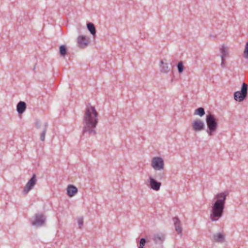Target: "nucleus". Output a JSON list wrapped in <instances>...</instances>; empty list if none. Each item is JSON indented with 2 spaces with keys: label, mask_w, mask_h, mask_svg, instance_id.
<instances>
[{
  "label": "nucleus",
  "mask_w": 248,
  "mask_h": 248,
  "mask_svg": "<svg viewBox=\"0 0 248 248\" xmlns=\"http://www.w3.org/2000/svg\"><path fill=\"white\" fill-rule=\"evenodd\" d=\"M228 195L229 192L225 191L215 195L210 214V218L212 221H217L223 216L226 198Z\"/></svg>",
  "instance_id": "nucleus-1"
},
{
  "label": "nucleus",
  "mask_w": 248,
  "mask_h": 248,
  "mask_svg": "<svg viewBox=\"0 0 248 248\" xmlns=\"http://www.w3.org/2000/svg\"><path fill=\"white\" fill-rule=\"evenodd\" d=\"M98 113L96 109H86L83 117V135H95Z\"/></svg>",
  "instance_id": "nucleus-2"
},
{
  "label": "nucleus",
  "mask_w": 248,
  "mask_h": 248,
  "mask_svg": "<svg viewBox=\"0 0 248 248\" xmlns=\"http://www.w3.org/2000/svg\"><path fill=\"white\" fill-rule=\"evenodd\" d=\"M206 122L207 125V133L209 136H212L217 127V123L216 119L213 115L211 113L206 115Z\"/></svg>",
  "instance_id": "nucleus-3"
},
{
  "label": "nucleus",
  "mask_w": 248,
  "mask_h": 248,
  "mask_svg": "<svg viewBox=\"0 0 248 248\" xmlns=\"http://www.w3.org/2000/svg\"><path fill=\"white\" fill-rule=\"evenodd\" d=\"M35 126L37 129L39 131L40 140L42 141L45 140V136L48 127V123L46 122H42L39 120H36L35 122Z\"/></svg>",
  "instance_id": "nucleus-4"
},
{
  "label": "nucleus",
  "mask_w": 248,
  "mask_h": 248,
  "mask_svg": "<svg viewBox=\"0 0 248 248\" xmlns=\"http://www.w3.org/2000/svg\"><path fill=\"white\" fill-rule=\"evenodd\" d=\"M248 85L243 82L242 83L241 90L236 91L234 93V99L238 102L243 101L247 96L248 87Z\"/></svg>",
  "instance_id": "nucleus-5"
},
{
  "label": "nucleus",
  "mask_w": 248,
  "mask_h": 248,
  "mask_svg": "<svg viewBox=\"0 0 248 248\" xmlns=\"http://www.w3.org/2000/svg\"><path fill=\"white\" fill-rule=\"evenodd\" d=\"M46 216L42 213H37L34 216V219L31 221V225L40 227L45 224L46 221Z\"/></svg>",
  "instance_id": "nucleus-6"
},
{
  "label": "nucleus",
  "mask_w": 248,
  "mask_h": 248,
  "mask_svg": "<svg viewBox=\"0 0 248 248\" xmlns=\"http://www.w3.org/2000/svg\"><path fill=\"white\" fill-rule=\"evenodd\" d=\"M151 166L155 170H161L164 168L163 159L159 156L154 157L151 161Z\"/></svg>",
  "instance_id": "nucleus-7"
},
{
  "label": "nucleus",
  "mask_w": 248,
  "mask_h": 248,
  "mask_svg": "<svg viewBox=\"0 0 248 248\" xmlns=\"http://www.w3.org/2000/svg\"><path fill=\"white\" fill-rule=\"evenodd\" d=\"M36 176L35 174L32 175L31 178L27 182L23 188V194L27 195L31 190L36 184Z\"/></svg>",
  "instance_id": "nucleus-8"
},
{
  "label": "nucleus",
  "mask_w": 248,
  "mask_h": 248,
  "mask_svg": "<svg viewBox=\"0 0 248 248\" xmlns=\"http://www.w3.org/2000/svg\"><path fill=\"white\" fill-rule=\"evenodd\" d=\"M77 42L79 47L85 48L89 44L90 39L86 36L80 35L78 38Z\"/></svg>",
  "instance_id": "nucleus-9"
},
{
  "label": "nucleus",
  "mask_w": 248,
  "mask_h": 248,
  "mask_svg": "<svg viewBox=\"0 0 248 248\" xmlns=\"http://www.w3.org/2000/svg\"><path fill=\"white\" fill-rule=\"evenodd\" d=\"M149 181L150 183V187L155 190L158 191L160 189L161 186V183L157 181L155 179L152 177H149Z\"/></svg>",
  "instance_id": "nucleus-10"
},
{
  "label": "nucleus",
  "mask_w": 248,
  "mask_h": 248,
  "mask_svg": "<svg viewBox=\"0 0 248 248\" xmlns=\"http://www.w3.org/2000/svg\"><path fill=\"white\" fill-rule=\"evenodd\" d=\"M204 124L201 120L198 119L193 123L192 127L195 131H201L204 129Z\"/></svg>",
  "instance_id": "nucleus-11"
},
{
  "label": "nucleus",
  "mask_w": 248,
  "mask_h": 248,
  "mask_svg": "<svg viewBox=\"0 0 248 248\" xmlns=\"http://www.w3.org/2000/svg\"><path fill=\"white\" fill-rule=\"evenodd\" d=\"M159 67L160 72L164 74L168 73L171 69L169 63L164 62L163 60L160 62Z\"/></svg>",
  "instance_id": "nucleus-12"
},
{
  "label": "nucleus",
  "mask_w": 248,
  "mask_h": 248,
  "mask_svg": "<svg viewBox=\"0 0 248 248\" xmlns=\"http://www.w3.org/2000/svg\"><path fill=\"white\" fill-rule=\"evenodd\" d=\"M212 241L217 243H223L225 240V236L221 232H218L213 234Z\"/></svg>",
  "instance_id": "nucleus-13"
},
{
  "label": "nucleus",
  "mask_w": 248,
  "mask_h": 248,
  "mask_svg": "<svg viewBox=\"0 0 248 248\" xmlns=\"http://www.w3.org/2000/svg\"><path fill=\"white\" fill-rule=\"evenodd\" d=\"M165 238L164 234L162 233H156L154 235L153 239L156 244H161Z\"/></svg>",
  "instance_id": "nucleus-14"
},
{
  "label": "nucleus",
  "mask_w": 248,
  "mask_h": 248,
  "mask_svg": "<svg viewBox=\"0 0 248 248\" xmlns=\"http://www.w3.org/2000/svg\"><path fill=\"white\" fill-rule=\"evenodd\" d=\"M78 192V188L73 185H69L67 187V194L70 197L74 196Z\"/></svg>",
  "instance_id": "nucleus-15"
},
{
  "label": "nucleus",
  "mask_w": 248,
  "mask_h": 248,
  "mask_svg": "<svg viewBox=\"0 0 248 248\" xmlns=\"http://www.w3.org/2000/svg\"><path fill=\"white\" fill-rule=\"evenodd\" d=\"M175 229L178 234H182V228L181 226V222L177 217L173 218Z\"/></svg>",
  "instance_id": "nucleus-16"
},
{
  "label": "nucleus",
  "mask_w": 248,
  "mask_h": 248,
  "mask_svg": "<svg viewBox=\"0 0 248 248\" xmlns=\"http://www.w3.org/2000/svg\"><path fill=\"white\" fill-rule=\"evenodd\" d=\"M220 52L221 59H225L229 55V48L225 46H222L220 48Z\"/></svg>",
  "instance_id": "nucleus-17"
},
{
  "label": "nucleus",
  "mask_w": 248,
  "mask_h": 248,
  "mask_svg": "<svg viewBox=\"0 0 248 248\" xmlns=\"http://www.w3.org/2000/svg\"><path fill=\"white\" fill-rule=\"evenodd\" d=\"M87 28L90 33L93 35L96 34V29L94 24L93 23L89 22L87 24Z\"/></svg>",
  "instance_id": "nucleus-18"
},
{
  "label": "nucleus",
  "mask_w": 248,
  "mask_h": 248,
  "mask_svg": "<svg viewBox=\"0 0 248 248\" xmlns=\"http://www.w3.org/2000/svg\"><path fill=\"white\" fill-rule=\"evenodd\" d=\"M60 54L62 56H65L67 54V48L65 46L62 45L60 46Z\"/></svg>",
  "instance_id": "nucleus-19"
},
{
  "label": "nucleus",
  "mask_w": 248,
  "mask_h": 248,
  "mask_svg": "<svg viewBox=\"0 0 248 248\" xmlns=\"http://www.w3.org/2000/svg\"><path fill=\"white\" fill-rule=\"evenodd\" d=\"M178 72L179 73H182L184 71V67L183 66V62L182 61H180L177 65Z\"/></svg>",
  "instance_id": "nucleus-20"
},
{
  "label": "nucleus",
  "mask_w": 248,
  "mask_h": 248,
  "mask_svg": "<svg viewBox=\"0 0 248 248\" xmlns=\"http://www.w3.org/2000/svg\"><path fill=\"white\" fill-rule=\"evenodd\" d=\"M26 103L24 101H19L16 106V108H26Z\"/></svg>",
  "instance_id": "nucleus-21"
},
{
  "label": "nucleus",
  "mask_w": 248,
  "mask_h": 248,
  "mask_svg": "<svg viewBox=\"0 0 248 248\" xmlns=\"http://www.w3.org/2000/svg\"><path fill=\"white\" fill-rule=\"evenodd\" d=\"M205 114L204 109H196L194 115H198L202 116Z\"/></svg>",
  "instance_id": "nucleus-22"
},
{
  "label": "nucleus",
  "mask_w": 248,
  "mask_h": 248,
  "mask_svg": "<svg viewBox=\"0 0 248 248\" xmlns=\"http://www.w3.org/2000/svg\"><path fill=\"white\" fill-rule=\"evenodd\" d=\"M244 57L246 59H248V41L246 44L245 48L244 51Z\"/></svg>",
  "instance_id": "nucleus-23"
},
{
  "label": "nucleus",
  "mask_w": 248,
  "mask_h": 248,
  "mask_svg": "<svg viewBox=\"0 0 248 248\" xmlns=\"http://www.w3.org/2000/svg\"><path fill=\"white\" fill-rule=\"evenodd\" d=\"M146 242V240L144 238H141L140 241V246L139 247V248H143Z\"/></svg>",
  "instance_id": "nucleus-24"
},
{
  "label": "nucleus",
  "mask_w": 248,
  "mask_h": 248,
  "mask_svg": "<svg viewBox=\"0 0 248 248\" xmlns=\"http://www.w3.org/2000/svg\"><path fill=\"white\" fill-rule=\"evenodd\" d=\"M78 223L79 228L81 229L83 225V217H79L78 218Z\"/></svg>",
  "instance_id": "nucleus-25"
},
{
  "label": "nucleus",
  "mask_w": 248,
  "mask_h": 248,
  "mask_svg": "<svg viewBox=\"0 0 248 248\" xmlns=\"http://www.w3.org/2000/svg\"><path fill=\"white\" fill-rule=\"evenodd\" d=\"M220 65L222 68H225L226 67V63L225 61V59L223 58V59H221V62L220 64Z\"/></svg>",
  "instance_id": "nucleus-26"
},
{
  "label": "nucleus",
  "mask_w": 248,
  "mask_h": 248,
  "mask_svg": "<svg viewBox=\"0 0 248 248\" xmlns=\"http://www.w3.org/2000/svg\"><path fill=\"white\" fill-rule=\"evenodd\" d=\"M19 117L21 118V115L23 113L25 110V109H16Z\"/></svg>",
  "instance_id": "nucleus-27"
},
{
  "label": "nucleus",
  "mask_w": 248,
  "mask_h": 248,
  "mask_svg": "<svg viewBox=\"0 0 248 248\" xmlns=\"http://www.w3.org/2000/svg\"><path fill=\"white\" fill-rule=\"evenodd\" d=\"M164 174L163 173H160L159 174H158V178L160 180H161L163 178H164Z\"/></svg>",
  "instance_id": "nucleus-28"
},
{
  "label": "nucleus",
  "mask_w": 248,
  "mask_h": 248,
  "mask_svg": "<svg viewBox=\"0 0 248 248\" xmlns=\"http://www.w3.org/2000/svg\"><path fill=\"white\" fill-rule=\"evenodd\" d=\"M90 105V108H89L88 107H87L86 108H92V109L95 108L94 106H92L90 105Z\"/></svg>",
  "instance_id": "nucleus-29"
},
{
  "label": "nucleus",
  "mask_w": 248,
  "mask_h": 248,
  "mask_svg": "<svg viewBox=\"0 0 248 248\" xmlns=\"http://www.w3.org/2000/svg\"><path fill=\"white\" fill-rule=\"evenodd\" d=\"M200 108V109H202V108H202V107H199V108Z\"/></svg>",
  "instance_id": "nucleus-30"
}]
</instances>
